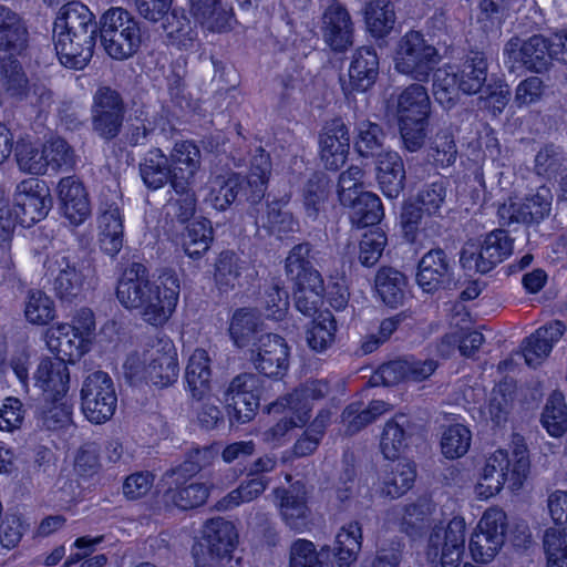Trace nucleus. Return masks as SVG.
Listing matches in <instances>:
<instances>
[{
  "mask_svg": "<svg viewBox=\"0 0 567 567\" xmlns=\"http://www.w3.org/2000/svg\"><path fill=\"white\" fill-rule=\"evenodd\" d=\"M200 166L199 148L189 141L175 144L169 159L161 150L148 152L141 166L144 183L157 189L171 183L173 188L166 204L167 215L179 220L192 217L196 209V198L189 184Z\"/></svg>",
  "mask_w": 567,
  "mask_h": 567,
  "instance_id": "nucleus-1",
  "label": "nucleus"
},
{
  "mask_svg": "<svg viewBox=\"0 0 567 567\" xmlns=\"http://www.w3.org/2000/svg\"><path fill=\"white\" fill-rule=\"evenodd\" d=\"M179 279L164 274L154 281L141 264H132L122 272L116 298L127 309H141L143 319L152 326H163L174 313L179 299Z\"/></svg>",
  "mask_w": 567,
  "mask_h": 567,
  "instance_id": "nucleus-2",
  "label": "nucleus"
},
{
  "mask_svg": "<svg viewBox=\"0 0 567 567\" xmlns=\"http://www.w3.org/2000/svg\"><path fill=\"white\" fill-rule=\"evenodd\" d=\"M94 16L80 2H69L58 12L53 25V44L62 65L82 70L93 54Z\"/></svg>",
  "mask_w": 567,
  "mask_h": 567,
  "instance_id": "nucleus-3",
  "label": "nucleus"
},
{
  "mask_svg": "<svg viewBox=\"0 0 567 567\" xmlns=\"http://www.w3.org/2000/svg\"><path fill=\"white\" fill-rule=\"evenodd\" d=\"M50 208V190L45 183L38 178H27L17 184L12 207L0 192V256L3 260H8L14 227L33 226L45 218Z\"/></svg>",
  "mask_w": 567,
  "mask_h": 567,
  "instance_id": "nucleus-4",
  "label": "nucleus"
},
{
  "mask_svg": "<svg viewBox=\"0 0 567 567\" xmlns=\"http://www.w3.org/2000/svg\"><path fill=\"white\" fill-rule=\"evenodd\" d=\"M529 470L527 447L520 437H515L508 449H497L491 453L478 468L474 494L481 501L489 499L503 489L522 487Z\"/></svg>",
  "mask_w": 567,
  "mask_h": 567,
  "instance_id": "nucleus-5",
  "label": "nucleus"
},
{
  "mask_svg": "<svg viewBox=\"0 0 567 567\" xmlns=\"http://www.w3.org/2000/svg\"><path fill=\"white\" fill-rule=\"evenodd\" d=\"M123 370L132 382L145 380L157 388L168 386L176 382L179 373L176 347L168 337H163L143 357L130 354Z\"/></svg>",
  "mask_w": 567,
  "mask_h": 567,
  "instance_id": "nucleus-6",
  "label": "nucleus"
},
{
  "mask_svg": "<svg viewBox=\"0 0 567 567\" xmlns=\"http://www.w3.org/2000/svg\"><path fill=\"white\" fill-rule=\"evenodd\" d=\"M94 330L93 312L83 309L72 323L59 322L49 327L43 339L47 349L56 355L54 360L73 364L90 351Z\"/></svg>",
  "mask_w": 567,
  "mask_h": 567,
  "instance_id": "nucleus-7",
  "label": "nucleus"
},
{
  "mask_svg": "<svg viewBox=\"0 0 567 567\" xmlns=\"http://www.w3.org/2000/svg\"><path fill=\"white\" fill-rule=\"evenodd\" d=\"M487 64L482 53H475L456 72L454 66L437 68L433 75V94L444 107H451L458 97V91L465 94L477 93L486 81Z\"/></svg>",
  "mask_w": 567,
  "mask_h": 567,
  "instance_id": "nucleus-8",
  "label": "nucleus"
},
{
  "mask_svg": "<svg viewBox=\"0 0 567 567\" xmlns=\"http://www.w3.org/2000/svg\"><path fill=\"white\" fill-rule=\"evenodd\" d=\"M327 391V384L317 381L274 403L269 413L278 419V423L264 433V441L274 446L280 444L289 429L307 422L311 410L310 401L324 395Z\"/></svg>",
  "mask_w": 567,
  "mask_h": 567,
  "instance_id": "nucleus-9",
  "label": "nucleus"
},
{
  "mask_svg": "<svg viewBox=\"0 0 567 567\" xmlns=\"http://www.w3.org/2000/svg\"><path fill=\"white\" fill-rule=\"evenodd\" d=\"M363 171L350 166L340 175L338 197L344 207L350 208L351 223L357 227L377 225L384 216L381 199L374 193L362 189Z\"/></svg>",
  "mask_w": 567,
  "mask_h": 567,
  "instance_id": "nucleus-10",
  "label": "nucleus"
},
{
  "mask_svg": "<svg viewBox=\"0 0 567 567\" xmlns=\"http://www.w3.org/2000/svg\"><path fill=\"white\" fill-rule=\"evenodd\" d=\"M101 43L115 60L134 55L142 43L141 28L134 17L124 9L112 8L100 20Z\"/></svg>",
  "mask_w": 567,
  "mask_h": 567,
  "instance_id": "nucleus-11",
  "label": "nucleus"
},
{
  "mask_svg": "<svg viewBox=\"0 0 567 567\" xmlns=\"http://www.w3.org/2000/svg\"><path fill=\"white\" fill-rule=\"evenodd\" d=\"M173 0H135L136 10L151 22H161L163 39L168 47L188 49L195 31L183 11L172 9Z\"/></svg>",
  "mask_w": 567,
  "mask_h": 567,
  "instance_id": "nucleus-12",
  "label": "nucleus"
},
{
  "mask_svg": "<svg viewBox=\"0 0 567 567\" xmlns=\"http://www.w3.org/2000/svg\"><path fill=\"white\" fill-rule=\"evenodd\" d=\"M308 254L307 245L293 247L287 257L286 269L295 280L293 298L297 309L306 316H311L321 306L324 289L320 274L308 267V261H306Z\"/></svg>",
  "mask_w": 567,
  "mask_h": 567,
  "instance_id": "nucleus-13",
  "label": "nucleus"
},
{
  "mask_svg": "<svg viewBox=\"0 0 567 567\" xmlns=\"http://www.w3.org/2000/svg\"><path fill=\"white\" fill-rule=\"evenodd\" d=\"M429 113L430 99L423 86L414 84L400 94L396 114L406 150L414 152L422 146Z\"/></svg>",
  "mask_w": 567,
  "mask_h": 567,
  "instance_id": "nucleus-14",
  "label": "nucleus"
},
{
  "mask_svg": "<svg viewBox=\"0 0 567 567\" xmlns=\"http://www.w3.org/2000/svg\"><path fill=\"white\" fill-rule=\"evenodd\" d=\"M506 529V513L496 506L488 507L470 536L468 550L473 560L491 563L505 544Z\"/></svg>",
  "mask_w": 567,
  "mask_h": 567,
  "instance_id": "nucleus-15",
  "label": "nucleus"
},
{
  "mask_svg": "<svg viewBox=\"0 0 567 567\" xmlns=\"http://www.w3.org/2000/svg\"><path fill=\"white\" fill-rule=\"evenodd\" d=\"M235 526L221 518L207 522L203 529V540L193 547V556L197 567H210L228 563L237 546Z\"/></svg>",
  "mask_w": 567,
  "mask_h": 567,
  "instance_id": "nucleus-16",
  "label": "nucleus"
},
{
  "mask_svg": "<svg viewBox=\"0 0 567 567\" xmlns=\"http://www.w3.org/2000/svg\"><path fill=\"white\" fill-rule=\"evenodd\" d=\"M513 252V243L506 231L496 229L478 241H468L461 254V265L470 272L486 274Z\"/></svg>",
  "mask_w": 567,
  "mask_h": 567,
  "instance_id": "nucleus-17",
  "label": "nucleus"
},
{
  "mask_svg": "<svg viewBox=\"0 0 567 567\" xmlns=\"http://www.w3.org/2000/svg\"><path fill=\"white\" fill-rule=\"evenodd\" d=\"M117 394L111 377L103 371L90 373L81 388V409L84 416L95 424L109 421L115 413Z\"/></svg>",
  "mask_w": 567,
  "mask_h": 567,
  "instance_id": "nucleus-18",
  "label": "nucleus"
},
{
  "mask_svg": "<svg viewBox=\"0 0 567 567\" xmlns=\"http://www.w3.org/2000/svg\"><path fill=\"white\" fill-rule=\"evenodd\" d=\"M466 522L452 518L446 526L435 527L430 535L426 559L441 567H460L465 551Z\"/></svg>",
  "mask_w": 567,
  "mask_h": 567,
  "instance_id": "nucleus-19",
  "label": "nucleus"
},
{
  "mask_svg": "<svg viewBox=\"0 0 567 567\" xmlns=\"http://www.w3.org/2000/svg\"><path fill=\"white\" fill-rule=\"evenodd\" d=\"M398 72L425 80L437 63V52L427 44L420 32L406 33L399 42L393 55Z\"/></svg>",
  "mask_w": 567,
  "mask_h": 567,
  "instance_id": "nucleus-20",
  "label": "nucleus"
},
{
  "mask_svg": "<svg viewBox=\"0 0 567 567\" xmlns=\"http://www.w3.org/2000/svg\"><path fill=\"white\" fill-rule=\"evenodd\" d=\"M16 158L20 171L41 175L48 167L58 169L70 163L72 153L66 142L59 137L49 141L41 148L32 142L21 141L17 146Z\"/></svg>",
  "mask_w": 567,
  "mask_h": 567,
  "instance_id": "nucleus-21",
  "label": "nucleus"
},
{
  "mask_svg": "<svg viewBox=\"0 0 567 567\" xmlns=\"http://www.w3.org/2000/svg\"><path fill=\"white\" fill-rule=\"evenodd\" d=\"M551 48L550 39L543 35H535L526 41L513 39L504 49V63L511 71L525 66L530 71L543 72L554 60Z\"/></svg>",
  "mask_w": 567,
  "mask_h": 567,
  "instance_id": "nucleus-22",
  "label": "nucleus"
},
{
  "mask_svg": "<svg viewBox=\"0 0 567 567\" xmlns=\"http://www.w3.org/2000/svg\"><path fill=\"white\" fill-rule=\"evenodd\" d=\"M551 193L549 188L539 187L530 197H509L498 207V216L503 225L512 223H538L550 212Z\"/></svg>",
  "mask_w": 567,
  "mask_h": 567,
  "instance_id": "nucleus-23",
  "label": "nucleus"
},
{
  "mask_svg": "<svg viewBox=\"0 0 567 567\" xmlns=\"http://www.w3.org/2000/svg\"><path fill=\"white\" fill-rule=\"evenodd\" d=\"M259 381L252 374H243L233 380L226 394L231 420L239 423L250 421L259 406Z\"/></svg>",
  "mask_w": 567,
  "mask_h": 567,
  "instance_id": "nucleus-24",
  "label": "nucleus"
},
{
  "mask_svg": "<svg viewBox=\"0 0 567 567\" xmlns=\"http://www.w3.org/2000/svg\"><path fill=\"white\" fill-rule=\"evenodd\" d=\"M59 208L72 225H81L91 215V205L86 188L75 176L59 181L55 189Z\"/></svg>",
  "mask_w": 567,
  "mask_h": 567,
  "instance_id": "nucleus-25",
  "label": "nucleus"
},
{
  "mask_svg": "<svg viewBox=\"0 0 567 567\" xmlns=\"http://www.w3.org/2000/svg\"><path fill=\"white\" fill-rule=\"evenodd\" d=\"M188 12L205 34L228 32L236 23L233 9L219 0H188Z\"/></svg>",
  "mask_w": 567,
  "mask_h": 567,
  "instance_id": "nucleus-26",
  "label": "nucleus"
},
{
  "mask_svg": "<svg viewBox=\"0 0 567 567\" xmlns=\"http://www.w3.org/2000/svg\"><path fill=\"white\" fill-rule=\"evenodd\" d=\"M252 357L256 369L269 378H281L289 367V347L277 334L260 337Z\"/></svg>",
  "mask_w": 567,
  "mask_h": 567,
  "instance_id": "nucleus-27",
  "label": "nucleus"
},
{
  "mask_svg": "<svg viewBox=\"0 0 567 567\" xmlns=\"http://www.w3.org/2000/svg\"><path fill=\"white\" fill-rule=\"evenodd\" d=\"M198 470L199 465L187 461L167 476L168 483L175 484V488H169L167 496L182 509L199 506L208 496V489L204 485L195 482L186 484Z\"/></svg>",
  "mask_w": 567,
  "mask_h": 567,
  "instance_id": "nucleus-28",
  "label": "nucleus"
},
{
  "mask_svg": "<svg viewBox=\"0 0 567 567\" xmlns=\"http://www.w3.org/2000/svg\"><path fill=\"white\" fill-rule=\"evenodd\" d=\"M321 33L326 44L336 52L346 51L352 45L350 16L336 0H329L323 11Z\"/></svg>",
  "mask_w": 567,
  "mask_h": 567,
  "instance_id": "nucleus-29",
  "label": "nucleus"
},
{
  "mask_svg": "<svg viewBox=\"0 0 567 567\" xmlns=\"http://www.w3.org/2000/svg\"><path fill=\"white\" fill-rule=\"evenodd\" d=\"M93 127L104 138L116 135L121 125L122 103L118 94L110 87H100L92 107Z\"/></svg>",
  "mask_w": 567,
  "mask_h": 567,
  "instance_id": "nucleus-30",
  "label": "nucleus"
},
{
  "mask_svg": "<svg viewBox=\"0 0 567 567\" xmlns=\"http://www.w3.org/2000/svg\"><path fill=\"white\" fill-rule=\"evenodd\" d=\"M350 148L349 132L341 120L328 123L319 137L320 158L329 169H338L348 157Z\"/></svg>",
  "mask_w": 567,
  "mask_h": 567,
  "instance_id": "nucleus-31",
  "label": "nucleus"
},
{
  "mask_svg": "<svg viewBox=\"0 0 567 567\" xmlns=\"http://www.w3.org/2000/svg\"><path fill=\"white\" fill-rule=\"evenodd\" d=\"M453 330L445 334L437 346V353L442 358H449L455 351L458 343V351L464 357H471L483 343L482 333L471 330V319L466 312H458L452 319Z\"/></svg>",
  "mask_w": 567,
  "mask_h": 567,
  "instance_id": "nucleus-32",
  "label": "nucleus"
},
{
  "mask_svg": "<svg viewBox=\"0 0 567 567\" xmlns=\"http://www.w3.org/2000/svg\"><path fill=\"white\" fill-rule=\"evenodd\" d=\"M437 368L433 359H404L383 364L374 375V380L382 381L385 385L401 381L421 382L429 378Z\"/></svg>",
  "mask_w": 567,
  "mask_h": 567,
  "instance_id": "nucleus-33",
  "label": "nucleus"
},
{
  "mask_svg": "<svg viewBox=\"0 0 567 567\" xmlns=\"http://www.w3.org/2000/svg\"><path fill=\"white\" fill-rule=\"evenodd\" d=\"M124 214L122 200L105 204L99 216V241L101 249L110 255H117L123 247Z\"/></svg>",
  "mask_w": 567,
  "mask_h": 567,
  "instance_id": "nucleus-34",
  "label": "nucleus"
},
{
  "mask_svg": "<svg viewBox=\"0 0 567 567\" xmlns=\"http://www.w3.org/2000/svg\"><path fill=\"white\" fill-rule=\"evenodd\" d=\"M379 74L377 53L368 48L357 50L351 61L348 81L342 84L346 94L363 93L373 86Z\"/></svg>",
  "mask_w": 567,
  "mask_h": 567,
  "instance_id": "nucleus-35",
  "label": "nucleus"
},
{
  "mask_svg": "<svg viewBox=\"0 0 567 567\" xmlns=\"http://www.w3.org/2000/svg\"><path fill=\"white\" fill-rule=\"evenodd\" d=\"M33 382L45 400L65 396L70 388L69 368L62 361L44 358L37 365Z\"/></svg>",
  "mask_w": 567,
  "mask_h": 567,
  "instance_id": "nucleus-36",
  "label": "nucleus"
},
{
  "mask_svg": "<svg viewBox=\"0 0 567 567\" xmlns=\"http://www.w3.org/2000/svg\"><path fill=\"white\" fill-rule=\"evenodd\" d=\"M567 328L561 321H551L540 327L523 343V355L527 365L536 368L550 354Z\"/></svg>",
  "mask_w": 567,
  "mask_h": 567,
  "instance_id": "nucleus-37",
  "label": "nucleus"
},
{
  "mask_svg": "<svg viewBox=\"0 0 567 567\" xmlns=\"http://www.w3.org/2000/svg\"><path fill=\"white\" fill-rule=\"evenodd\" d=\"M445 198V186L443 183H433L420 196L421 207H414L412 203H405L400 215V225L405 236L413 239L415 227L421 218V212L435 214L442 206Z\"/></svg>",
  "mask_w": 567,
  "mask_h": 567,
  "instance_id": "nucleus-38",
  "label": "nucleus"
},
{
  "mask_svg": "<svg viewBox=\"0 0 567 567\" xmlns=\"http://www.w3.org/2000/svg\"><path fill=\"white\" fill-rule=\"evenodd\" d=\"M450 266L441 249L425 254L419 262L416 284L426 293L437 291L449 277Z\"/></svg>",
  "mask_w": 567,
  "mask_h": 567,
  "instance_id": "nucleus-39",
  "label": "nucleus"
},
{
  "mask_svg": "<svg viewBox=\"0 0 567 567\" xmlns=\"http://www.w3.org/2000/svg\"><path fill=\"white\" fill-rule=\"evenodd\" d=\"M377 179L382 194L386 198L392 199L400 195L404 186L405 171L398 153L379 154Z\"/></svg>",
  "mask_w": 567,
  "mask_h": 567,
  "instance_id": "nucleus-40",
  "label": "nucleus"
},
{
  "mask_svg": "<svg viewBox=\"0 0 567 567\" xmlns=\"http://www.w3.org/2000/svg\"><path fill=\"white\" fill-rule=\"evenodd\" d=\"M45 275L60 297L72 295L82 285V276L71 266L64 254H56L45 261Z\"/></svg>",
  "mask_w": 567,
  "mask_h": 567,
  "instance_id": "nucleus-41",
  "label": "nucleus"
},
{
  "mask_svg": "<svg viewBox=\"0 0 567 567\" xmlns=\"http://www.w3.org/2000/svg\"><path fill=\"white\" fill-rule=\"evenodd\" d=\"M27 30L18 13L0 6V50L20 54L25 47Z\"/></svg>",
  "mask_w": 567,
  "mask_h": 567,
  "instance_id": "nucleus-42",
  "label": "nucleus"
},
{
  "mask_svg": "<svg viewBox=\"0 0 567 567\" xmlns=\"http://www.w3.org/2000/svg\"><path fill=\"white\" fill-rule=\"evenodd\" d=\"M374 290L384 305L396 308L404 300L406 278L395 269L381 268L374 279Z\"/></svg>",
  "mask_w": 567,
  "mask_h": 567,
  "instance_id": "nucleus-43",
  "label": "nucleus"
},
{
  "mask_svg": "<svg viewBox=\"0 0 567 567\" xmlns=\"http://www.w3.org/2000/svg\"><path fill=\"white\" fill-rule=\"evenodd\" d=\"M186 384L194 398H202L209 389L210 359L206 350L195 349L189 355L186 373Z\"/></svg>",
  "mask_w": 567,
  "mask_h": 567,
  "instance_id": "nucleus-44",
  "label": "nucleus"
},
{
  "mask_svg": "<svg viewBox=\"0 0 567 567\" xmlns=\"http://www.w3.org/2000/svg\"><path fill=\"white\" fill-rule=\"evenodd\" d=\"M362 530L358 523L343 525L337 536L333 555L339 567H350L361 549Z\"/></svg>",
  "mask_w": 567,
  "mask_h": 567,
  "instance_id": "nucleus-45",
  "label": "nucleus"
},
{
  "mask_svg": "<svg viewBox=\"0 0 567 567\" xmlns=\"http://www.w3.org/2000/svg\"><path fill=\"white\" fill-rule=\"evenodd\" d=\"M213 230L208 220L196 219L187 225L181 237V245L185 254L197 259L205 254L212 244Z\"/></svg>",
  "mask_w": 567,
  "mask_h": 567,
  "instance_id": "nucleus-46",
  "label": "nucleus"
},
{
  "mask_svg": "<svg viewBox=\"0 0 567 567\" xmlns=\"http://www.w3.org/2000/svg\"><path fill=\"white\" fill-rule=\"evenodd\" d=\"M408 419L396 415L385 424L380 439V450L386 460H396L408 445L406 426Z\"/></svg>",
  "mask_w": 567,
  "mask_h": 567,
  "instance_id": "nucleus-47",
  "label": "nucleus"
},
{
  "mask_svg": "<svg viewBox=\"0 0 567 567\" xmlns=\"http://www.w3.org/2000/svg\"><path fill=\"white\" fill-rule=\"evenodd\" d=\"M365 24L374 38L388 35L395 23L393 6L388 0H371L364 11Z\"/></svg>",
  "mask_w": 567,
  "mask_h": 567,
  "instance_id": "nucleus-48",
  "label": "nucleus"
},
{
  "mask_svg": "<svg viewBox=\"0 0 567 567\" xmlns=\"http://www.w3.org/2000/svg\"><path fill=\"white\" fill-rule=\"evenodd\" d=\"M337 324L329 311L320 312L306 331V341L309 348L316 352L329 349L336 339Z\"/></svg>",
  "mask_w": 567,
  "mask_h": 567,
  "instance_id": "nucleus-49",
  "label": "nucleus"
},
{
  "mask_svg": "<svg viewBox=\"0 0 567 567\" xmlns=\"http://www.w3.org/2000/svg\"><path fill=\"white\" fill-rule=\"evenodd\" d=\"M540 422L553 437H560L567 431V405L561 392H553L544 406Z\"/></svg>",
  "mask_w": 567,
  "mask_h": 567,
  "instance_id": "nucleus-50",
  "label": "nucleus"
},
{
  "mask_svg": "<svg viewBox=\"0 0 567 567\" xmlns=\"http://www.w3.org/2000/svg\"><path fill=\"white\" fill-rule=\"evenodd\" d=\"M238 179L230 173L213 176L205 200L217 210H225L236 198Z\"/></svg>",
  "mask_w": 567,
  "mask_h": 567,
  "instance_id": "nucleus-51",
  "label": "nucleus"
},
{
  "mask_svg": "<svg viewBox=\"0 0 567 567\" xmlns=\"http://www.w3.org/2000/svg\"><path fill=\"white\" fill-rule=\"evenodd\" d=\"M416 471L411 462H400L385 472L382 481V494L392 498L405 494L414 484Z\"/></svg>",
  "mask_w": 567,
  "mask_h": 567,
  "instance_id": "nucleus-52",
  "label": "nucleus"
},
{
  "mask_svg": "<svg viewBox=\"0 0 567 567\" xmlns=\"http://www.w3.org/2000/svg\"><path fill=\"white\" fill-rule=\"evenodd\" d=\"M279 508L285 522L296 530H303L309 524L310 512L305 493L286 492L280 496Z\"/></svg>",
  "mask_w": 567,
  "mask_h": 567,
  "instance_id": "nucleus-53",
  "label": "nucleus"
},
{
  "mask_svg": "<svg viewBox=\"0 0 567 567\" xmlns=\"http://www.w3.org/2000/svg\"><path fill=\"white\" fill-rule=\"evenodd\" d=\"M50 405L44 412V424L49 430H64L73 433L75 427L72 421V402L68 394L62 398L47 399Z\"/></svg>",
  "mask_w": 567,
  "mask_h": 567,
  "instance_id": "nucleus-54",
  "label": "nucleus"
},
{
  "mask_svg": "<svg viewBox=\"0 0 567 567\" xmlns=\"http://www.w3.org/2000/svg\"><path fill=\"white\" fill-rule=\"evenodd\" d=\"M388 410L389 404L383 401L371 402L367 410H361L359 403H351L342 414V423L348 433H354Z\"/></svg>",
  "mask_w": 567,
  "mask_h": 567,
  "instance_id": "nucleus-55",
  "label": "nucleus"
},
{
  "mask_svg": "<svg viewBox=\"0 0 567 567\" xmlns=\"http://www.w3.org/2000/svg\"><path fill=\"white\" fill-rule=\"evenodd\" d=\"M472 434L463 424H452L442 434L441 450L445 457L454 460L465 455L471 446Z\"/></svg>",
  "mask_w": 567,
  "mask_h": 567,
  "instance_id": "nucleus-56",
  "label": "nucleus"
},
{
  "mask_svg": "<svg viewBox=\"0 0 567 567\" xmlns=\"http://www.w3.org/2000/svg\"><path fill=\"white\" fill-rule=\"evenodd\" d=\"M354 147L363 156H374L382 147L383 134L381 128L370 121H362L358 124Z\"/></svg>",
  "mask_w": 567,
  "mask_h": 567,
  "instance_id": "nucleus-57",
  "label": "nucleus"
},
{
  "mask_svg": "<svg viewBox=\"0 0 567 567\" xmlns=\"http://www.w3.org/2000/svg\"><path fill=\"white\" fill-rule=\"evenodd\" d=\"M257 324L258 317L254 310L246 308L236 310L229 326V333L234 343L239 348L247 346Z\"/></svg>",
  "mask_w": 567,
  "mask_h": 567,
  "instance_id": "nucleus-58",
  "label": "nucleus"
},
{
  "mask_svg": "<svg viewBox=\"0 0 567 567\" xmlns=\"http://www.w3.org/2000/svg\"><path fill=\"white\" fill-rule=\"evenodd\" d=\"M24 316L32 324H48L55 316L54 303L52 299L43 292L33 291L28 297Z\"/></svg>",
  "mask_w": 567,
  "mask_h": 567,
  "instance_id": "nucleus-59",
  "label": "nucleus"
},
{
  "mask_svg": "<svg viewBox=\"0 0 567 567\" xmlns=\"http://www.w3.org/2000/svg\"><path fill=\"white\" fill-rule=\"evenodd\" d=\"M388 239L379 228L365 231L359 245V260L365 267L374 266L381 258Z\"/></svg>",
  "mask_w": 567,
  "mask_h": 567,
  "instance_id": "nucleus-60",
  "label": "nucleus"
},
{
  "mask_svg": "<svg viewBox=\"0 0 567 567\" xmlns=\"http://www.w3.org/2000/svg\"><path fill=\"white\" fill-rule=\"evenodd\" d=\"M543 546L546 557V567H567V538L554 529H547Z\"/></svg>",
  "mask_w": 567,
  "mask_h": 567,
  "instance_id": "nucleus-61",
  "label": "nucleus"
},
{
  "mask_svg": "<svg viewBox=\"0 0 567 567\" xmlns=\"http://www.w3.org/2000/svg\"><path fill=\"white\" fill-rule=\"evenodd\" d=\"M270 172L269 156L260 153L252 164L250 174L247 179V186L250 188V198L254 202L256 198L264 196L265 185L268 181Z\"/></svg>",
  "mask_w": 567,
  "mask_h": 567,
  "instance_id": "nucleus-62",
  "label": "nucleus"
},
{
  "mask_svg": "<svg viewBox=\"0 0 567 567\" xmlns=\"http://www.w3.org/2000/svg\"><path fill=\"white\" fill-rule=\"evenodd\" d=\"M25 411L20 400L7 398L0 406V431L11 433L19 430L24 421Z\"/></svg>",
  "mask_w": 567,
  "mask_h": 567,
  "instance_id": "nucleus-63",
  "label": "nucleus"
},
{
  "mask_svg": "<svg viewBox=\"0 0 567 567\" xmlns=\"http://www.w3.org/2000/svg\"><path fill=\"white\" fill-rule=\"evenodd\" d=\"M547 508L555 525L551 529L567 538V492L558 489L550 493L547 499Z\"/></svg>",
  "mask_w": 567,
  "mask_h": 567,
  "instance_id": "nucleus-64",
  "label": "nucleus"
}]
</instances>
